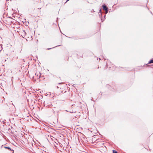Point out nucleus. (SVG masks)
<instances>
[{
	"label": "nucleus",
	"instance_id": "nucleus-1",
	"mask_svg": "<svg viewBox=\"0 0 153 153\" xmlns=\"http://www.w3.org/2000/svg\"><path fill=\"white\" fill-rule=\"evenodd\" d=\"M103 10L105 11V13H107L108 11V8H107L105 4H104L102 5Z\"/></svg>",
	"mask_w": 153,
	"mask_h": 153
},
{
	"label": "nucleus",
	"instance_id": "nucleus-2",
	"mask_svg": "<svg viewBox=\"0 0 153 153\" xmlns=\"http://www.w3.org/2000/svg\"><path fill=\"white\" fill-rule=\"evenodd\" d=\"M153 63V58L151 59L149 61V62H148V64H150V63Z\"/></svg>",
	"mask_w": 153,
	"mask_h": 153
},
{
	"label": "nucleus",
	"instance_id": "nucleus-3",
	"mask_svg": "<svg viewBox=\"0 0 153 153\" xmlns=\"http://www.w3.org/2000/svg\"><path fill=\"white\" fill-rule=\"evenodd\" d=\"M4 148L5 149H9V150H10L11 151L12 150L11 149H10V148L9 147H6V146H5L4 147Z\"/></svg>",
	"mask_w": 153,
	"mask_h": 153
},
{
	"label": "nucleus",
	"instance_id": "nucleus-4",
	"mask_svg": "<svg viewBox=\"0 0 153 153\" xmlns=\"http://www.w3.org/2000/svg\"><path fill=\"white\" fill-rule=\"evenodd\" d=\"M113 153H118L117 152L116 150H113Z\"/></svg>",
	"mask_w": 153,
	"mask_h": 153
},
{
	"label": "nucleus",
	"instance_id": "nucleus-5",
	"mask_svg": "<svg viewBox=\"0 0 153 153\" xmlns=\"http://www.w3.org/2000/svg\"><path fill=\"white\" fill-rule=\"evenodd\" d=\"M100 12H101V10H100Z\"/></svg>",
	"mask_w": 153,
	"mask_h": 153
},
{
	"label": "nucleus",
	"instance_id": "nucleus-6",
	"mask_svg": "<svg viewBox=\"0 0 153 153\" xmlns=\"http://www.w3.org/2000/svg\"><path fill=\"white\" fill-rule=\"evenodd\" d=\"M59 84H61V83H59Z\"/></svg>",
	"mask_w": 153,
	"mask_h": 153
},
{
	"label": "nucleus",
	"instance_id": "nucleus-7",
	"mask_svg": "<svg viewBox=\"0 0 153 153\" xmlns=\"http://www.w3.org/2000/svg\"><path fill=\"white\" fill-rule=\"evenodd\" d=\"M69 0H67V1H69Z\"/></svg>",
	"mask_w": 153,
	"mask_h": 153
}]
</instances>
